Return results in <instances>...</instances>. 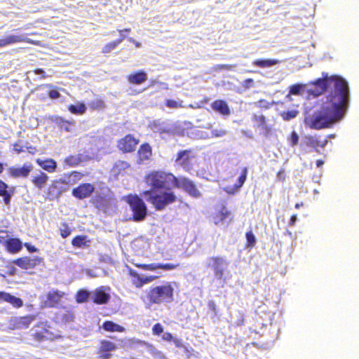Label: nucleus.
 Segmentation results:
<instances>
[{
  "label": "nucleus",
  "instance_id": "62",
  "mask_svg": "<svg viewBox=\"0 0 359 359\" xmlns=\"http://www.w3.org/2000/svg\"><path fill=\"white\" fill-rule=\"evenodd\" d=\"M174 343L177 347H182V342L180 339H174Z\"/></svg>",
  "mask_w": 359,
  "mask_h": 359
},
{
  "label": "nucleus",
  "instance_id": "36",
  "mask_svg": "<svg viewBox=\"0 0 359 359\" xmlns=\"http://www.w3.org/2000/svg\"><path fill=\"white\" fill-rule=\"evenodd\" d=\"M69 110L72 114H83L86 111V107L83 103H78L76 104H71L69 107Z\"/></svg>",
  "mask_w": 359,
  "mask_h": 359
},
{
  "label": "nucleus",
  "instance_id": "44",
  "mask_svg": "<svg viewBox=\"0 0 359 359\" xmlns=\"http://www.w3.org/2000/svg\"><path fill=\"white\" fill-rule=\"evenodd\" d=\"M236 66V65H216L212 67V69L214 71L233 70Z\"/></svg>",
  "mask_w": 359,
  "mask_h": 359
},
{
  "label": "nucleus",
  "instance_id": "43",
  "mask_svg": "<svg viewBox=\"0 0 359 359\" xmlns=\"http://www.w3.org/2000/svg\"><path fill=\"white\" fill-rule=\"evenodd\" d=\"M149 351L152 355V356L154 358V359H166V357L164 355V354L162 352L157 350L152 346H149Z\"/></svg>",
  "mask_w": 359,
  "mask_h": 359
},
{
  "label": "nucleus",
  "instance_id": "8",
  "mask_svg": "<svg viewBox=\"0 0 359 359\" xmlns=\"http://www.w3.org/2000/svg\"><path fill=\"white\" fill-rule=\"evenodd\" d=\"M206 264L213 269L217 279H222L229 266V262L223 257H211L206 259Z\"/></svg>",
  "mask_w": 359,
  "mask_h": 359
},
{
  "label": "nucleus",
  "instance_id": "28",
  "mask_svg": "<svg viewBox=\"0 0 359 359\" xmlns=\"http://www.w3.org/2000/svg\"><path fill=\"white\" fill-rule=\"evenodd\" d=\"M278 63V60H273V59H266V60H255L252 64L255 66L265 68L269 67L273 65H275Z\"/></svg>",
  "mask_w": 359,
  "mask_h": 359
},
{
  "label": "nucleus",
  "instance_id": "52",
  "mask_svg": "<svg viewBox=\"0 0 359 359\" xmlns=\"http://www.w3.org/2000/svg\"><path fill=\"white\" fill-rule=\"evenodd\" d=\"M156 278H157V276H144V275L141 276V280L142 282V285L144 284L151 283Z\"/></svg>",
  "mask_w": 359,
  "mask_h": 359
},
{
  "label": "nucleus",
  "instance_id": "6",
  "mask_svg": "<svg viewBox=\"0 0 359 359\" xmlns=\"http://www.w3.org/2000/svg\"><path fill=\"white\" fill-rule=\"evenodd\" d=\"M174 288L170 283L155 287L149 293L150 302L154 304L171 302L173 300Z\"/></svg>",
  "mask_w": 359,
  "mask_h": 359
},
{
  "label": "nucleus",
  "instance_id": "1",
  "mask_svg": "<svg viewBox=\"0 0 359 359\" xmlns=\"http://www.w3.org/2000/svg\"><path fill=\"white\" fill-rule=\"evenodd\" d=\"M316 87L309 91L317 96L327 88H334L330 95L321 99L320 107L312 116L306 117V123L312 128L319 130L330 128L344 117L349 104V88L348 83L341 77L327 75L311 83Z\"/></svg>",
  "mask_w": 359,
  "mask_h": 359
},
{
  "label": "nucleus",
  "instance_id": "27",
  "mask_svg": "<svg viewBox=\"0 0 359 359\" xmlns=\"http://www.w3.org/2000/svg\"><path fill=\"white\" fill-rule=\"evenodd\" d=\"M102 328L109 332H122L125 330L124 327L114 323L112 321H106L102 325Z\"/></svg>",
  "mask_w": 359,
  "mask_h": 359
},
{
  "label": "nucleus",
  "instance_id": "47",
  "mask_svg": "<svg viewBox=\"0 0 359 359\" xmlns=\"http://www.w3.org/2000/svg\"><path fill=\"white\" fill-rule=\"evenodd\" d=\"M242 86L245 89H250L256 86L255 82L252 79H247L242 83Z\"/></svg>",
  "mask_w": 359,
  "mask_h": 359
},
{
  "label": "nucleus",
  "instance_id": "63",
  "mask_svg": "<svg viewBox=\"0 0 359 359\" xmlns=\"http://www.w3.org/2000/svg\"><path fill=\"white\" fill-rule=\"evenodd\" d=\"M118 32L120 34V39H118V40H121V42H122L123 41V39L126 38V36L124 34V31L119 30Z\"/></svg>",
  "mask_w": 359,
  "mask_h": 359
},
{
  "label": "nucleus",
  "instance_id": "18",
  "mask_svg": "<svg viewBox=\"0 0 359 359\" xmlns=\"http://www.w3.org/2000/svg\"><path fill=\"white\" fill-rule=\"evenodd\" d=\"M64 293L58 290L50 291L46 295V300L43 302V306L53 307L57 304L63 297Z\"/></svg>",
  "mask_w": 359,
  "mask_h": 359
},
{
  "label": "nucleus",
  "instance_id": "49",
  "mask_svg": "<svg viewBox=\"0 0 359 359\" xmlns=\"http://www.w3.org/2000/svg\"><path fill=\"white\" fill-rule=\"evenodd\" d=\"M152 332L154 334L159 335L163 332V327L160 323H156L154 325Z\"/></svg>",
  "mask_w": 359,
  "mask_h": 359
},
{
  "label": "nucleus",
  "instance_id": "64",
  "mask_svg": "<svg viewBox=\"0 0 359 359\" xmlns=\"http://www.w3.org/2000/svg\"><path fill=\"white\" fill-rule=\"evenodd\" d=\"M142 243H144V241L142 240V239H137L135 240L134 242H133V245L134 246H138L140 245Z\"/></svg>",
  "mask_w": 359,
  "mask_h": 359
},
{
  "label": "nucleus",
  "instance_id": "57",
  "mask_svg": "<svg viewBox=\"0 0 359 359\" xmlns=\"http://www.w3.org/2000/svg\"><path fill=\"white\" fill-rule=\"evenodd\" d=\"M25 246L31 252H34L37 251V249L34 246H32V245H29L28 243H25Z\"/></svg>",
  "mask_w": 359,
  "mask_h": 359
},
{
  "label": "nucleus",
  "instance_id": "16",
  "mask_svg": "<svg viewBox=\"0 0 359 359\" xmlns=\"http://www.w3.org/2000/svg\"><path fill=\"white\" fill-rule=\"evenodd\" d=\"M179 264H158V263H152L150 264H136L137 267H140L144 270L148 271H156L158 269H163L165 271H171L175 269L179 266Z\"/></svg>",
  "mask_w": 359,
  "mask_h": 359
},
{
  "label": "nucleus",
  "instance_id": "42",
  "mask_svg": "<svg viewBox=\"0 0 359 359\" xmlns=\"http://www.w3.org/2000/svg\"><path fill=\"white\" fill-rule=\"evenodd\" d=\"M304 142L307 146L311 147H316L320 145V141L316 137L312 136L306 137Z\"/></svg>",
  "mask_w": 359,
  "mask_h": 359
},
{
  "label": "nucleus",
  "instance_id": "51",
  "mask_svg": "<svg viewBox=\"0 0 359 359\" xmlns=\"http://www.w3.org/2000/svg\"><path fill=\"white\" fill-rule=\"evenodd\" d=\"M290 141V144L292 146H295L297 144L298 141H299V136L296 132L293 131L292 133Z\"/></svg>",
  "mask_w": 359,
  "mask_h": 359
},
{
  "label": "nucleus",
  "instance_id": "54",
  "mask_svg": "<svg viewBox=\"0 0 359 359\" xmlns=\"http://www.w3.org/2000/svg\"><path fill=\"white\" fill-rule=\"evenodd\" d=\"M285 178V170L281 169L278 173H277V179L279 181H283Z\"/></svg>",
  "mask_w": 359,
  "mask_h": 359
},
{
  "label": "nucleus",
  "instance_id": "11",
  "mask_svg": "<svg viewBox=\"0 0 359 359\" xmlns=\"http://www.w3.org/2000/svg\"><path fill=\"white\" fill-rule=\"evenodd\" d=\"M109 290V287H100L91 293L90 299L97 304H107L110 299Z\"/></svg>",
  "mask_w": 359,
  "mask_h": 359
},
{
  "label": "nucleus",
  "instance_id": "14",
  "mask_svg": "<svg viewBox=\"0 0 359 359\" xmlns=\"http://www.w3.org/2000/svg\"><path fill=\"white\" fill-rule=\"evenodd\" d=\"M138 144V140L130 135H126L118 142V147L123 152H131L134 151Z\"/></svg>",
  "mask_w": 359,
  "mask_h": 359
},
{
  "label": "nucleus",
  "instance_id": "31",
  "mask_svg": "<svg viewBox=\"0 0 359 359\" xmlns=\"http://www.w3.org/2000/svg\"><path fill=\"white\" fill-rule=\"evenodd\" d=\"M128 273L131 276V281L133 285L137 287H141L142 286V282L141 280V275L138 274L135 270L128 267Z\"/></svg>",
  "mask_w": 359,
  "mask_h": 359
},
{
  "label": "nucleus",
  "instance_id": "37",
  "mask_svg": "<svg viewBox=\"0 0 359 359\" xmlns=\"http://www.w3.org/2000/svg\"><path fill=\"white\" fill-rule=\"evenodd\" d=\"M53 88V86L51 84H45L39 86L37 90H44L45 88H49L50 90L47 92L48 96L52 99H56L60 97V93L57 90L55 89H50Z\"/></svg>",
  "mask_w": 359,
  "mask_h": 359
},
{
  "label": "nucleus",
  "instance_id": "41",
  "mask_svg": "<svg viewBox=\"0 0 359 359\" xmlns=\"http://www.w3.org/2000/svg\"><path fill=\"white\" fill-rule=\"evenodd\" d=\"M90 295H91V294H90L86 290H80L78 292V293L76 294V301L79 303L85 302L88 299V297L90 298Z\"/></svg>",
  "mask_w": 359,
  "mask_h": 359
},
{
  "label": "nucleus",
  "instance_id": "61",
  "mask_svg": "<svg viewBox=\"0 0 359 359\" xmlns=\"http://www.w3.org/2000/svg\"><path fill=\"white\" fill-rule=\"evenodd\" d=\"M297 215H292L290 220V224L292 226L294 225V224L297 221Z\"/></svg>",
  "mask_w": 359,
  "mask_h": 359
},
{
  "label": "nucleus",
  "instance_id": "35",
  "mask_svg": "<svg viewBox=\"0 0 359 359\" xmlns=\"http://www.w3.org/2000/svg\"><path fill=\"white\" fill-rule=\"evenodd\" d=\"M306 85L304 84H295L290 88L289 94L287 95V98H290L291 95H302V92L304 91Z\"/></svg>",
  "mask_w": 359,
  "mask_h": 359
},
{
  "label": "nucleus",
  "instance_id": "2",
  "mask_svg": "<svg viewBox=\"0 0 359 359\" xmlns=\"http://www.w3.org/2000/svg\"><path fill=\"white\" fill-rule=\"evenodd\" d=\"M95 193L93 202L97 208L104 210L111 203V194L107 187H103L100 192L96 190V187L91 184L85 183L79 185L72 191L74 197L83 199L89 197L92 193Z\"/></svg>",
  "mask_w": 359,
  "mask_h": 359
},
{
  "label": "nucleus",
  "instance_id": "15",
  "mask_svg": "<svg viewBox=\"0 0 359 359\" xmlns=\"http://www.w3.org/2000/svg\"><path fill=\"white\" fill-rule=\"evenodd\" d=\"M213 222L217 226H222L229 224L231 221V212L228 209L222 206L218 212L212 216Z\"/></svg>",
  "mask_w": 359,
  "mask_h": 359
},
{
  "label": "nucleus",
  "instance_id": "45",
  "mask_svg": "<svg viewBox=\"0 0 359 359\" xmlns=\"http://www.w3.org/2000/svg\"><path fill=\"white\" fill-rule=\"evenodd\" d=\"M246 239H247V246L252 248L255 245L256 239L254 234L250 231L246 233Z\"/></svg>",
  "mask_w": 359,
  "mask_h": 359
},
{
  "label": "nucleus",
  "instance_id": "48",
  "mask_svg": "<svg viewBox=\"0 0 359 359\" xmlns=\"http://www.w3.org/2000/svg\"><path fill=\"white\" fill-rule=\"evenodd\" d=\"M226 134V130L221 128H215L212 130V135L215 137H221Z\"/></svg>",
  "mask_w": 359,
  "mask_h": 359
},
{
  "label": "nucleus",
  "instance_id": "56",
  "mask_svg": "<svg viewBox=\"0 0 359 359\" xmlns=\"http://www.w3.org/2000/svg\"><path fill=\"white\" fill-rule=\"evenodd\" d=\"M163 339L165 341H170L172 339V336L169 332H165L163 334Z\"/></svg>",
  "mask_w": 359,
  "mask_h": 359
},
{
  "label": "nucleus",
  "instance_id": "29",
  "mask_svg": "<svg viewBox=\"0 0 359 359\" xmlns=\"http://www.w3.org/2000/svg\"><path fill=\"white\" fill-rule=\"evenodd\" d=\"M141 160L148 159L151 155V149L149 144H145L141 146L138 151Z\"/></svg>",
  "mask_w": 359,
  "mask_h": 359
},
{
  "label": "nucleus",
  "instance_id": "19",
  "mask_svg": "<svg viewBox=\"0 0 359 359\" xmlns=\"http://www.w3.org/2000/svg\"><path fill=\"white\" fill-rule=\"evenodd\" d=\"M211 107L214 111L224 116H228L231 113L230 109L227 103L222 100H215L212 103Z\"/></svg>",
  "mask_w": 359,
  "mask_h": 359
},
{
  "label": "nucleus",
  "instance_id": "4",
  "mask_svg": "<svg viewBox=\"0 0 359 359\" xmlns=\"http://www.w3.org/2000/svg\"><path fill=\"white\" fill-rule=\"evenodd\" d=\"M145 182L151 190H158L173 187L176 177L171 173L153 172L146 177Z\"/></svg>",
  "mask_w": 359,
  "mask_h": 359
},
{
  "label": "nucleus",
  "instance_id": "25",
  "mask_svg": "<svg viewBox=\"0 0 359 359\" xmlns=\"http://www.w3.org/2000/svg\"><path fill=\"white\" fill-rule=\"evenodd\" d=\"M48 180V176L42 172L34 175L32 180V183L39 189H42Z\"/></svg>",
  "mask_w": 359,
  "mask_h": 359
},
{
  "label": "nucleus",
  "instance_id": "30",
  "mask_svg": "<svg viewBox=\"0 0 359 359\" xmlns=\"http://www.w3.org/2000/svg\"><path fill=\"white\" fill-rule=\"evenodd\" d=\"M89 242L86 236H78L72 240V243L74 247L83 248L88 246Z\"/></svg>",
  "mask_w": 359,
  "mask_h": 359
},
{
  "label": "nucleus",
  "instance_id": "46",
  "mask_svg": "<svg viewBox=\"0 0 359 359\" xmlns=\"http://www.w3.org/2000/svg\"><path fill=\"white\" fill-rule=\"evenodd\" d=\"M254 119H255L256 123L257 124L258 127H261L262 128H264L265 117L264 116H262V115H260V116L255 115L254 116Z\"/></svg>",
  "mask_w": 359,
  "mask_h": 359
},
{
  "label": "nucleus",
  "instance_id": "40",
  "mask_svg": "<svg viewBox=\"0 0 359 359\" xmlns=\"http://www.w3.org/2000/svg\"><path fill=\"white\" fill-rule=\"evenodd\" d=\"M121 43V40H116L105 45L102 48V53H109Z\"/></svg>",
  "mask_w": 359,
  "mask_h": 359
},
{
  "label": "nucleus",
  "instance_id": "58",
  "mask_svg": "<svg viewBox=\"0 0 359 359\" xmlns=\"http://www.w3.org/2000/svg\"><path fill=\"white\" fill-rule=\"evenodd\" d=\"M35 74L41 75L43 78L46 77V73L42 69H38L35 70Z\"/></svg>",
  "mask_w": 359,
  "mask_h": 359
},
{
  "label": "nucleus",
  "instance_id": "32",
  "mask_svg": "<svg viewBox=\"0 0 359 359\" xmlns=\"http://www.w3.org/2000/svg\"><path fill=\"white\" fill-rule=\"evenodd\" d=\"M56 124L61 128L64 129L67 132H70L72 130V126H73V123L65 121L60 117H56L54 120Z\"/></svg>",
  "mask_w": 359,
  "mask_h": 359
},
{
  "label": "nucleus",
  "instance_id": "21",
  "mask_svg": "<svg viewBox=\"0 0 359 359\" xmlns=\"http://www.w3.org/2000/svg\"><path fill=\"white\" fill-rule=\"evenodd\" d=\"M0 300L10 303L11 305L16 308H20L23 304L22 300L21 299L4 292H0Z\"/></svg>",
  "mask_w": 359,
  "mask_h": 359
},
{
  "label": "nucleus",
  "instance_id": "13",
  "mask_svg": "<svg viewBox=\"0 0 359 359\" xmlns=\"http://www.w3.org/2000/svg\"><path fill=\"white\" fill-rule=\"evenodd\" d=\"M194 158L195 156L191 151H182L178 153L176 163L182 166L184 170H189L191 168V161Z\"/></svg>",
  "mask_w": 359,
  "mask_h": 359
},
{
  "label": "nucleus",
  "instance_id": "5",
  "mask_svg": "<svg viewBox=\"0 0 359 359\" xmlns=\"http://www.w3.org/2000/svg\"><path fill=\"white\" fill-rule=\"evenodd\" d=\"M81 174L76 172H72L69 176L53 182L52 185L48 188V198L53 200L58 197L62 192L68 189V185L74 184L81 179Z\"/></svg>",
  "mask_w": 359,
  "mask_h": 359
},
{
  "label": "nucleus",
  "instance_id": "60",
  "mask_svg": "<svg viewBox=\"0 0 359 359\" xmlns=\"http://www.w3.org/2000/svg\"><path fill=\"white\" fill-rule=\"evenodd\" d=\"M111 354H110V353H103V354H100V359H109L111 358Z\"/></svg>",
  "mask_w": 359,
  "mask_h": 359
},
{
  "label": "nucleus",
  "instance_id": "34",
  "mask_svg": "<svg viewBox=\"0 0 359 359\" xmlns=\"http://www.w3.org/2000/svg\"><path fill=\"white\" fill-rule=\"evenodd\" d=\"M116 345L109 341L102 340L100 342V353L101 352H109L116 349Z\"/></svg>",
  "mask_w": 359,
  "mask_h": 359
},
{
  "label": "nucleus",
  "instance_id": "26",
  "mask_svg": "<svg viewBox=\"0 0 359 359\" xmlns=\"http://www.w3.org/2000/svg\"><path fill=\"white\" fill-rule=\"evenodd\" d=\"M248 169L247 168H245L243 170L242 175L239 177L238 183L235 184L233 188L229 189V187H226L224 189L225 191H226L229 194H233L236 191H238L244 184V182L246 180V176H247Z\"/></svg>",
  "mask_w": 359,
  "mask_h": 359
},
{
  "label": "nucleus",
  "instance_id": "53",
  "mask_svg": "<svg viewBox=\"0 0 359 359\" xmlns=\"http://www.w3.org/2000/svg\"><path fill=\"white\" fill-rule=\"evenodd\" d=\"M60 233L62 237L67 238L70 235L71 230L66 225H63V228L60 229Z\"/></svg>",
  "mask_w": 359,
  "mask_h": 359
},
{
  "label": "nucleus",
  "instance_id": "23",
  "mask_svg": "<svg viewBox=\"0 0 359 359\" xmlns=\"http://www.w3.org/2000/svg\"><path fill=\"white\" fill-rule=\"evenodd\" d=\"M147 80V74L143 71H140L128 76V81L135 85H140Z\"/></svg>",
  "mask_w": 359,
  "mask_h": 359
},
{
  "label": "nucleus",
  "instance_id": "24",
  "mask_svg": "<svg viewBox=\"0 0 359 359\" xmlns=\"http://www.w3.org/2000/svg\"><path fill=\"white\" fill-rule=\"evenodd\" d=\"M36 163L45 170L49 172H53L57 168V163L53 159L41 160L36 159Z\"/></svg>",
  "mask_w": 359,
  "mask_h": 359
},
{
  "label": "nucleus",
  "instance_id": "20",
  "mask_svg": "<svg viewBox=\"0 0 359 359\" xmlns=\"http://www.w3.org/2000/svg\"><path fill=\"white\" fill-rule=\"evenodd\" d=\"M38 260V259H32L28 257H25L15 260L13 263L23 269H29L36 265Z\"/></svg>",
  "mask_w": 359,
  "mask_h": 359
},
{
  "label": "nucleus",
  "instance_id": "17",
  "mask_svg": "<svg viewBox=\"0 0 359 359\" xmlns=\"http://www.w3.org/2000/svg\"><path fill=\"white\" fill-rule=\"evenodd\" d=\"M32 170L31 164H25L22 167H11L8 172L13 177H26Z\"/></svg>",
  "mask_w": 359,
  "mask_h": 359
},
{
  "label": "nucleus",
  "instance_id": "59",
  "mask_svg": "<svg viewBox=\"0 0 359 359\" xmlns=\"http://www.w3.org/2000/svg\"><path fill=\"white\" fill-rule=\"evenodd\" d=\"M128 41L130 42L133 43L137 48H140L141 46V43L140 42L137 41L136 40H135L133 38H131V37L129 38Z\"/></svg>",
  "mask_w": 359,
  "mask_h": 359
},
{
  "label": "nucleus",
  "instance_id": "7",
  "mask_svg": "<svg viewBox=\"0 0 359 359\" xmlns=\"http://www.w3.org/2000/svg\"><path fill=\"white\" fill-rule=\"evenodd\" d=\"M126 201L129 204L135 221H142L147 215V208L143 201L137 196H128Z\"/></svg>",
  "mask_w": 359,
  "mask_h": 359
},
{
  "label": "nucleus",
  "instance_id": "9",
  "mask_svg": "<svg viewBox=\"0 0 359 359\" xmlns=\"http://www.w3.org/2000/svg\"><path fill=\"white\" fill-rule=\"evenodd\" d=\"M174 186L180 189H182L189 196L194 198H199L201 196V192L199 190L196 188L194 182L188 178H176V182H175Z\"/></svg>",
  "mask_w": 359,
  "mask_h": 359
},
{
  "label": "nucleus",
  "instance_id": "3",
  "mask_svg": "<svg viewBox=\"0 0 359 359\" xmlns=\"http://www.w3.org/2000/svg\"><path fill=\"white\" fill-rule=\"evenodd\" d=\"M143 196L158 210H163L166 205L175 202L177 198L170 188L145 191Z\"/></svg>",
  "mask_w": 359,
  "mask_h": 359
},
{
  "label": "nucleus",
  "instance_id": "39",
  "mask_svg": "<svg viewBox=\"0 0 359 359\" xmlns=\"http://www.w3.org/2000/svg\"><path fill=\"white\" fill-rule=\"evenodd\" d=\"M167 107L170 109H177L181 107H185L183 104L182 100H167L165 103Z\"/></svg>",
  "mask_w": 359,
  "mask_h": 359
},
{
  "label": "nucleus",
  "instance_id": "10",
  "mask_svg": "<svg viewBox=\"0 0 359 359\" xmlns=\"http://www.w3.org/2000/svg\"><path fill=\"white\" fill-rule=\"evenodd\" d=\"M34 320L35 316L31 315L23 317H13L9 320L8 327L11 330L27 329Z\"/></svg>",
  "mask_w": 359,
  "mask_h": 359
},
{
  "label": "nucleus",
  "instance_id": "33",
  "mask_svg": "<svg viewBox=\"0 0 359 359\" xmlns=\"http://www.w3.org/2000/svg\"><path fill=\"white\" fill-rule=\"evenodd\" d=\"M8 185L3 181L0 180V196L4 197L6 204H9L11 201V194L7 191Z\"/></svg>",
  "mask_w": 359,
  "mask_h": 359
},
{
  "label": "nucleus",
  "instance_id": "50",
  "mask_svg": "<svg viewBox=\"0 0 359 359\" xmlns=\"http://www.w3.org/2000/svg\"><path fill=\"white\" fill-rule=\"evenodd\" d=\"M91 107L93 109H102L104 107V104L103 101L100 100H97L92 102Z\"/></svg>",
  "mask_w": 359,
  "mask_h": 359
},
{
  "label": "nucleus",
  "instance_id": "38",
  "mask_svg": "<svg viewBox=\"0 0 359 359\" xmlns=\"http://www.w3.org/2000/svg\"><path fill=\"white\" fill-rule=\"evenodd\" d=\"M298 114H299V111L297 110L292 109V110H289L287 111H283L280 114V116L283 120L290 121L291 119L294 118L297 116Z\"/></svg>",
  "mask_w": 359,
  "mask_h": 359
},
{
  "label": "nucleus",
  "instance_id": "12",
  "mask_svg": "<svg viewBox=\"0 0 359 359\" xmlns=\"http://www.w3.org/2000/svg\"><path fill=\"white\" fill-rule=\"evenodd\" d=\"M21 42L32 43V41L27 38L25 34H12L0 39V48Z\"/></svg>",
  "mask_w": 359,
  "mask_h": 359
},
{
  "label": "nucleus",
  "instance_id": "22",
  "mask_svg": "<svg viewBox=\"0 0 359 359\" xmlns=\"http://www.w3.org/2000/svg\"><path fill=\"white\" fill-rule=\"evenodd\" d=\"M5 245L8 252L16 253L22 248V243L18 238H9L5 241Z\"/></svg>",
  "mask_w": 359,
  "mask_h": 359
},
{
  "label": "nucleus",
  "instance_id": "55",
  "mask_svg": "<svg viewBox=\"0 0 359 359\" xmlns=\"http://www.w3.org/2000/svg\"><path fill=\"white\" fill-rule=\"evenodd\" d=\"M13 149L18 154H20L22 151H23L22 146L21 144H20L19 143H15L13 144Z\"/></svg>",
  "mask_w": 359,
  "mask_h": 359
}]
</instances>
